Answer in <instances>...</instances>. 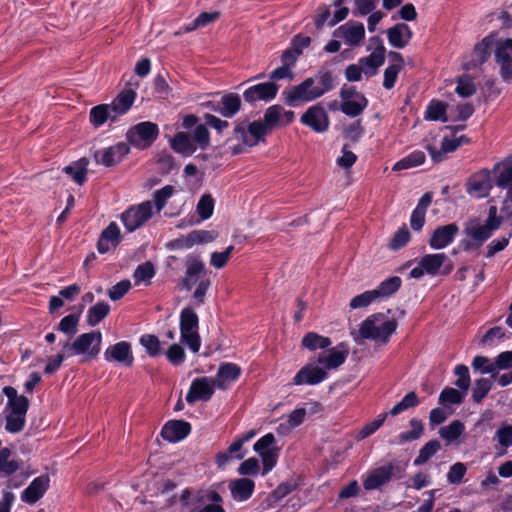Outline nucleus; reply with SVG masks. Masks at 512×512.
Returning a JSON list of instances; mask_svg holds the SVG:
<instances>
[{
  "label": "nucleus",
  "instance_id": "obj_32",
  "mask_svg": "<svg viewBox=\"0 0 512 512\" xmlns=\"http://www.w3.org/2000/svg\"><path fill=\"white\" fill-rule=\"evenodd\" d=\"M331 343L328 337H324L316 332H308L301 340V347L309 351L325 350Z\"/></svg>",
  "mask_w": 512,
  "mask_h": 512
},
{
  "label": "nucleus",
  "instance_id": "obj_21",
  "mask_svg": "<svg viewBox=\"0 0 512 512\" xmlns=\"http://www.w3.org/2000/svg\"><path fill=\"white\" fill-rule=\"evenodd\" d=\"M104 357L107 361H116L123 363L126 366L133 364V355L131 352V346L128 342L121 341L110 346L104 353Z\"/></svg>",
  "mask_w": 512,
  "mask_h": 512
},
{
  "label": "nucleus",
  "instance_id": "obj_56",
  "mask_svg": "<svg viewBox=\"0 0 512 512\" xmlns=\"http://www.w3.org/2000/svg\"><path fill=\"white\" fill-rule=\"evenodd\" d=\"M140 343L145 347L147 353L151 357H156L161 354V343L157 336L146 334L140 338Z\"/></svg>",
  "mask_w": 512,
  "mask_h": 512
},
{
  "label": "nucleus",
  "instance_id": "obj_23",
  "mask_svg": "<svg viewBox=\"0 0 512 512\" xmlns=\"http://www.w3.org/2000/svg\"><path fill=\"white\" fill-rule=\"evenodd\" d=\"M498 227L499 226H467V239L463 241L465 249L480 246L491 236L492 231Z\"/></svg>",
  "mask_w": 512,
  "mask_h": 512
},
{
  "label": "nucleus",
  "instance_id": "obj_17",
  "mask_svg": "<svg viewBox=\"0 0 512 512\" xmlns=\"http://www.w3.org/2000/svg\"><path fill=\"white\" fill-rule=\"evenodd\" d=\"M153 215L152 201H145L139 205H132L126 209L120 219L123 224H145Z\"/></svg>",
  "mask_w": 512,
  "mask_h": 512
},
{
  "label": "nucleus",
  "instance_id": "obj_8",
  "mask_svg": "<svg viewBox=\"0 0 512 512\" xmlns=\"http://www.w3.org/2000/svg\"><path fill=\"white\" fill-rule=\"evenodd\" d=\"M493 185L492 172L483 168L469 176L465 184V190L470 197L481 199L490 194Z\"/></svg>",
  "mask_w": 512,
  "mask_h": 512
},
{
  "label": "nucleus",
  "instance_id": "obj_54",
  "mask_svg": "<svg viewBox=\"0 0 512 512\" xmlns=\"http://www.w3.org/2000/svg\"><path fill=\"white\" fill-rule=\"evenodd\" d=\"M493 386L491 380L486 378H481L475 381L473 390H472V398L476 403H480L483 398L489 393Z\"/></svg>",
  "mask_w": 512,
  "mask_h": 512
},
{
  "label": "nucleus",
  "instance_id": "obj_4",
  "mask_svg": "<svg viewBox=\"0 0 512 512\" xmlns=\"http://www.w3.org/2000/svg\"><path fill=\"white\" fill-rule=\"evenodd\" d=\"M199 318L192 307H185L180 313L181 341L185 343L194 353H197L201 346V338L198 332Z\"/></svg>",
  "mask_w": 512,
  "mask_h": 512
},
{
  "label": "nucleus",
  "instance_id": "obj_60",
  "mask_svg": "<svg viewBox=\"0 0 512 512\" xmlns=\"http://www.w3.org/2000/svg\"><path fill=\"white\" fill-rule=\"evenodd\" d=\"M377 299L378 298H377L374 290L366 291V292L352 298V300L350 301L349 307L351 309L365 308Z\"/></svg>",
  "mask_w": 512,
  "mask_h": 512
},
{
  "label": "nucleus",
  "instance_id": "obj_64",
  "mask_svg": "<svg viewBox=\"0 0 512 512\" xmlns=\"http://www.w3.org/2000/svg\"><path fill=\"white\" fill-rule=\"evenodd\" d=\"M166 357L172 365H180L185 360L184 348L179 344H172L166 351Z\"/></svg>",
  "mask_w": 512,
  "mask_h": 512
},
{
  "label": "nucleus",
  "instance_id": "obj_7",
  "mask_svg": "<svg viewBox=\"0 0 512 512\" xmlns=\"http://www.w3.org/2000/svg\"><path fill=\"white\" fill-rule=\"evenodd\" d=\"M159 135V128L156 123L143 121L131 127L127 132V140L130 145L145 149L150 147Z\"/></svg>",
  "mask_w": 512,
  "mask_h": 512
},
{
  "label": "nucleus",
  "instance_id": "obj_24",
  "mask_svg": "<svg viewBox=\"0 0 512 512\" xmlns=\"http://www.w3.org/2000/svg\"><path fill=\"white\" fill-rule=\"evenodd\" d=\"M458 232L457 226H439L436 228L429 240L433 249H442L450 244Z\"/></svg>",
  "mask_w": 512,
  "mask_h": 512
},
{
  "label": "nucleus",
  "instance_id": "obj_34",
  "mask_svg": "<svg viewBox=\"0 0 512 512\" xmlns=\"http://www.w3.org/2000/svg\"><path fill=\"white\" fill-rule=\"evenodd\" d=\"M385 62V53H382V49L373 51L369 56L362 57L359 59V63L367 68L365 71L368 77H372L377 74L379 67Z\"/></svg>",
  "mask_w": 512,
  "mask_h": 512
},
{
  "label": "nucleus",
  "instance_id": "obj_18",
  "mask_svg": "<svg viewBox=\"0 0 512 512\" xmlns=\"http://www.w3.org/2000/svg\"><path fill=\"white\" fill-rule=\"evenodd\" d=\"M215 387L214 379L210 380L206 377L197 378L192 382L186 400L190 404L197 400H209L214 393Z\"/></svg>",
  "mask_w": 512,
  "mask_h": 512
},
{
  "label": "nucleus",
  "instance_id": "obj_38",
  "mask_svg": "<svg viewBox=\"0 0 512 512\" xmlns=\"http://www.w3.org/2000/svg\"><path fill=\"white\" fill-rule=\"evenodd\" d=\"M447 260H449V258L444 253L427 254L421 258L420 264L425 268L426 273L435 275Z\"/></svg>",
  "mask_w": 512,
  "mask_h": 512
},
{
  "label": "nucleus",
  "instance_id": "obj_36",
  "mask_svg": "<svg viewBox=\"0 0 512 512\" xmlns=\"http://www.w3.org/2000/svg\"><path fill=\"white\" fill-rule=\"evenodd\" d=\"M369 104L365 96L360 99L342 100L340 110L349 117H357L361 115Z\"/></svg>",
  "mask_w": 512,
  "mask_h": 512
},
{
  "label": "nucleus",
  "instance_id": "obj_1",
  "mask_svg": "<svg viewBox=\"0 0 512 512\" xmlns=\"http://www.w3.org/2000/svg\"><path fill=\"white\" fill-rule=\"evenodd\" d=\"M348 348L345 343H340L330 350L329 354H321L316 362L304 365L293 378L294 385H317L328 376V370L341 366L347 356Z\"/></svg>",
  "mask_w": 512,
  "mask_h": 512
},
{
  "label": "nucleus",
  "instance_id": "obj_48",
  "mask_svg": "<svg viewBox=\"0 0 512 512\" xmlns=\"http://www.w3.org/2000/svg\"><path fill=\"white\" fill-rule=\"evenodd\" d=\"M411 239V232L407 226L399 228L389 241L388 247L397 251L408 244Z\"/></svg>",
  "mask_w": 512,
  "mask_h": 512
},
{
  "label": "nucleus",
  "instance_id": "obj_57",
  "mask_svg": "<svg viewBox=\"0 0 512 512\" xmlns=\"http://www.w3.org/2000/svg\"><path fill=\"white\" fill-rule=\"evenodd\" d=\"M174 187L166 185L153 193V202L158 212L166 205L168 199L173 195Z\"/></svg>",
  "mask_w": 512,
  "mask_h": 512
},
{
  "label": "nucleus",
  "instance_id": "obj_50",
  "mask_svg": "<svg viewBox=\"0 0 512 512\" xmlns=\"http://www.w3.org/2000/svg\"><path fill=\"white\" fill-rule=\"evenodd\" d=\"M79 314H69L61 319L57 329L70 337L78 332Z\"/></svg>",
  "mask_w": 512,
  "mask_h": 512
},
{
  "label": "nucleus",
  "instance_id": "obj_5",
  "mask_svg": "<svg viewBox=\"0 0 512 512\" xmlns=\"http://www.w3.org/2000/svg\"><path fill=\"white\" fill-rule=\"evenodd\" d=\"M314 83V78L307 77L298 85L286 87L281 94L283 102L287 106L298 107L303 103L318 99L316 89L313 88Z\"/></svg>",
  "mask_w": 512,
  "mask_h": 512
},
{
  "label": "nucleus",
  "instance_id": "obj_14",
  "mask_svg": "<svg viewBox=\"0 0 512 512\" xmlns=\"http://www.w3.org/2000/svg\"><path fill=\"white\" fill-rule=\"evenodd\" d=\"M130 152L129 144L119 142L115 145L97 151L94 154V159L97 164L105 167H113L119 164L123 158Z\"/></svg>",
  "mask_w": 512,
  "mask_h": 512
},
{
  "label": "nucleus",
  "instance_id": "obj_13",
  "mask_svg": "<svg viewBox=\"0 0 512 512\" xmlns=\"http://www.w3.org/2000/svg\"><path fill=\"white\" fill-rule=\"evenodd\" d=\"M279 91V85L273 81L258 83L248 87L243 92L244 101L254 104L258 101L269 102L275 99Z\"/></svg>",
  "mask_w": 512,
  "mask_h": 512
},
{
  "label": "nucleus",
  "instance_id": "obj_58",
  "mask_svg": "<svg viewBox=\"0 0 512 512\" xmlns=\"http://www.w3.org/2000/svg\"><path fill=\"white\" fill-rule=\"evenodd\" d=\"M214 210V200L211 195H203L198 204H197V212L202 221L209 219Z\"/></svg>",
  "mask_w": 512,
  "mask_h": 512
},
{
  "label": "nucleus",
  "instance_id": "obj_42",
  "mask_svg": "<svg viewBox=\"0 0 512 512\" xmlns=\"http://www.w3.org/2000/svg\"><path fill=\"white\" fill-rule=\"evenodd\" d=\"M282 113L283 107L279 104L272 105L265 110L263 123L269 132L278 126H282Z\"/></svg>",
  "mask_w": 512,
  "mask_h": 512
},
{
  "label": "nucleus",
  "instance_id": "obj_16",
  "mask_svg": "<svg viewBox=\"0 0 512 512\" xmlns=\"http://www.w3.org/2000/svg\"><path fill=\"white\" fill-rule=\"evenodd\" d=\"M185 276L181 279L180 285L189 291L193 285L206 274V268L199 256L190 255L187 257Z\"/></svg>",
  "mask_w": 512,
  "mask_h": 512
},
{
  "label": "nucleus",
  "instance_id": "obj_55",
  "mask_svg": "<svg viewBox=\"0 0 512 512\" xmlns=\"http://www.w3.org/2000/svg\"><path fill=\"white\" fill-rule=\"evenodd\" d=\"M493 40L487 36L477 43L474 47V55L480 64L486 62L490 56Z\"/></svg>",
  "mask_w": 512,
  "mask_h": 512
},
{
  "label": "nucleus",
  "instance_id": "obj_59",
  "mask_svg": "<svg viewBox=\"0 0 512 512\" xmlns=\"http://www.w3.org/2000/svg\"><path fill=\"white\" fill-rule=\"evenodd\" d=\"M191 138L193 143H196L203 150L208 148L210 145V133L204 124L196 126Z\"/></svg>",
  "mask_w": 512,
  "mask_h": 512
},
{
  "label": "nucleus",
  "instance_id": "obj_43",
  "mask_svg": "<svg viewBox=\"0 0 512 512\" xmlns=\"http://www.w3.org/2000/svg\"><path fill=\"white\" fill-rule=\"evenodd\" d=\"M222 497L214 490H198L191 499L193 508L201 509L212 502H221Z\"/></svg>",
  "mask_w": 512,
  "mask_h": 512
},
{
  "label": "nucleus",
  "instance_id": "obj_15",
  "mask_svg": "<svg viewBox=\"0 0 512 512\" xmlns=\"http://www.w3.org/2000/svg\"><path fill=\"white\" fill-rule=\"evenodd\" d=\"M333 35L343 38L349 46H359L365 38L364 24L356 21H348L334 30Z\"/></svg>",
  "mask_w": 512,
  "mask_h": 512
},
{
  "label": "nucleus",
  "instance_id": "obj_40",
  "mask_svg": "<svg viewBox=\"0 0 512 512\" xmlns=\"http://www.w3.org/2000/svg\"><path fill=\"white\" fill-rule=\"evenodd\" d=\"M316 79L318 80L319 86L313 85V88L316 89L319 98L335 88L333 74L328 69L323 67L319 69L316 74Z\"/></svg>",
  "mask_w": 512,
  "mask_h": 512
},
{
  "label": "nucleus",
  "instance_id": "obj_53",
  "mask_svg": "<svg viewBox=\"0 0 512 512\" xmlns=\"http://www.w3.org/2000/svg\"><path fill=\"white\" fill-rule=\"evenodd\" d=\"M419 404V398L417 394L414 391L409 392L405 395V397L397 403L391 410L390 415L396 416L400 414L401 412L413 408Z\"/></svg>",
  "mask_w": 512,
  "mask_h": 512
},
{
  "label": "nucleus",
  "instance_id": "obj_37",
  "mask_svg": "<svg viewBox=\"0 0 512 512\" xmlns=\"http://www.w3.org/2000/svg\"><path fill=\"white\" fill-rule=\"evenodd\" d=\"M11 450L7 447L0 449V475L8 477L21 468V463L10 459Z\"/></svg>",
  "mask_w": 512,
  "mask_h": 512
},
{
  "label": "nucleus",
  "instance_id": "obj_2",
  "mask_svg": "<svg viewBox=\"0 0 512 512\" xmlns=\"http://www.w3.org/2000/svg\"><path fill=\"white\" fill-rule=\"evenodd\" d=\"M398 323L395 319H386L383 313H376L366 318L358 331H352L351 335L358 345L365 340H374L382 344L389 341L390 336L396 331Z\"/></svg>",
  "mask_w": 512,
  "mask_h": 512
},
{
  "label": "nucleus",
  "instance_id": "obj_61",
  "mask_svg": "<svg viewBox=\"0 0 512 512\" xmlns=\"http://www.w3.org/2000/svg\"><path fill=\"white\" fill-rule=\"evenodd\" d=\"M454 373L458 377V379L455 382V385L465 394L470 386V376L468 367L465 365H457L455 367Z\"/></svg>",
  "mask_w": 512,
  "mask_h": 512
},
{
  "label": "nucleus",
  "instance_id": "obj_19",
  "mask_svg": "<svg viewBox=\"0 0 512 512\" xmlns=\"http://www.w3.org/2000/svg\"><path fill=\"white\" fill-rule=\"evenodd\" d=\"M50 478L44 474L35 478L22 492L21 499L28 504H34L40 500L49 488Z\"/></svg>",
  "mask_w": 512,
  "mask_h": 512
},
{
  "label": "nucleus",
  "instance_id": "obj_51",
  "mask_svg": "<svg viewBox=\"0 0 512 512\" xmlns=\"http://www.w3.org/2000/svg\"><path fill=\"white\" fill-rule=\"evenodd\" d=\"M386 33L388 42L392 47L403 49L407 46V39L404 38V33L401 30L399 23L390 27Z\"/></svg>",
  "mask_w": 512,
  "mask_h": 512
},
{
  "label": "nucleus",
  "instance_id": "obj_52",
  "mask_svg": "<svg viewBox=\"0 0 512 512\" xmlns=\"http://www.w3.org/2000/svg\"><path fill=\"white\" fill-rule=\"evenodd\" d=\"M410 425L412 427L411 431L403 432L398 436V442L400 444L417 440L423 434L424 427L420 420L411 419Z\"/></svg>",
  "mask_w": 512,
  "mask_h": 512
},
{
  "label": "nucleus",
  "instance_id": "obj_26",
  "mask_svg": "<svg viewBox=\"0 0 512 512\" xmlns=\"http://www.w3.org/2000/svg\"><path fill=\"white\" fill-rule=\"evenodd\" d=\"M241 109V99L237 93H228L222 96L220 104L213 110L223 117L232 118Z\"/></svg>",
  "mask_w": 512,
  "mask_h": 512
},
{
  "label": "nucleus",
  "instance_id": "obj_31",
  "mask_svg": "<svg viewBox=\"0 0 512 512\" xmlns=\"http://www.w3.org/2000/svg\"><path fill=\"white\" fill-rule=\"evenodd\" d=\"M254 486V481L248 478H239L231 481L229 484L233 498L239 501H245L250 498Z\"/></svg>",
  "mask_w": 512,
  "mask_h": 512
},
{
  "label": "nucleus",
  "instance_id": "obj_49",
  "mask_svg": "<svg viewBox=\"0 0 512 512\" xmlns=\"http://www.w3.org/2000/svg\"><path fill=\"white\" fill-rule=\"evenodd\" d=\"M464 431V425L459 420L452 421L449 425L441 427L439 435L448 442L456 440Z\"/></svg>",
  "mask_w": 512,
  "mask_h": 512
},
{
  "label": "nucleus",
  "instance_id": "obj_47",
  "mask_svg": "<svg viewBox=\"0 0 512 512\" xmlns=\"http://www.w3.org/2000/svg\"><path fill=\"white\" fill-rule=\"evenodd\" d=\"M512 39L499 41L495 49V60L498 64L512 62Z\"/></svg>",
  "mask_w": 512,
  "mask_h": 512
},
{
  "label": "nucleus",
  "instance_id": "obj_30",
  "mask_svg": "<svg viewBox=\"0 0 512 512\" xmlns=\"http://www.w3.org/2000/svg\"><path fill=\"white\" fill-rule=\"evenodd\" d=\"M170 146L176 153L185 156L192 155L197 149L191 136L186 132H177L170 140Z\"/></svg>",
  "mask_w": 512,
  "mask_h": 512
},
{
  "label": "nucleus",
  "instance_id": "obj_12",
  "mask_svg": "<svg viewBox=\"0 0 512 512\" xmlns=\"http://www.w3.org/2000/svg\"><path fill=\"white\" fill-rule=\"evenodd\" d=\"M403 472L399 464L389 463L374 469L365 479L363 486L366 490H373L388 482L392 476L401 477Z\"/></svg>",
  "mask_w": 512,
  "mask_h": 512
},
{
  "label": "nucleus",
  "instance_id": "obj_45",
  "mask_svg": "<svg viewBox=\"0 0 512 512\" xmlns=\"http://www.w3.org/2000/svg\"><path fill=\"white\" fill-rule=\"evenodd\" d=\"M402 280L398 276H393L385 281L381 282L377 289H374V292L377 298L390 297L395 292L399 290L401 287Z\"/></svg>",
  "mask_w": 512,
  "mask_h": 512
},
{
  "label": "nucleus",
  "instance_id": "obj_35",
  "mask_svg": "<svg viewBox=\"0 0 512 512\" xmlns=\"http://www.w3.org/2000/svg\"><path fill=\"white\" fill-rule=\"evenodd\" d=\"M89 118L91 124L96 128L102 126L107 120H110L111 122L117 121V119L113 118V113L109 104H100L93 107L90 110Z\"/></svg>",
  "mask_w": 512,
  "mask_h": 512
},
{
  "label": "nucleus",
  "instance_id": "obj_44",
  "mask_svg": "<svg viewBox=\"0 0 512 512\" xmlns=\"http://www.w3.org/2000/svg\"><path fill=\"white\" fill-rule=\"evenodd\" d=\"M110 312V306L106 302H99L91 306L87 313V323L94 327L100 323Z\"/></svg>",
  "mask_w": 512,
  "mask_h": 512
},
{
  "label": "nucleus",
  "instance_id": "obj_41",
  "mask_svg": "<svg viewBox=\"0 0 512 512\" xmlns=\"http://www.w3.org/2000/svg\"><path fill=\"white\" fill-rule=\"evenodd\" d=\"M447 103L439 100H432L425 111V119L431 121H447Z\"/></svg>",
  "mask_w": 512,
  "mask_h": 512
},
{
  "label": "nucleus",
  "instance_id": "obj_28",
  "mask_svg": "<svg viewBox=\"0 0 512 512\" xmlns=\"http://www.w3.org/2000/svg\"><path fill=\"white\" fill-rule=\"evenodd\" d=\"M121 236L117 226H107L100 235L97 242V249L101 254L115 248L120 242Z\"/></svg>",
  "mask_w": 512,
  "mask_h": 512
},
{
  "label": "nucleus",
  "instance_id": "obj_9",
  "mask_svg": "<svg viewBox=\"0 0 512 512\" xmlns=\"http://www.w3.org/2000/svg\"><path fill=\"white\" fill-rule=\"evenodd\" d=\"M300 121L316 133H324L329 129L330 119L322 103L310 106L301 116Z\"/></svg>",
  "mask_w": 512,
  "mask_h": 512
},
{
  "label": "nucleus",
  "instance_id": "obj_39",
  "mask_svg": "<svg viewBox=\"0 0 512 512\" xmlns=\"http://www.w3.org/2000/svg\"><path fill=\"white\" fill-rule=\"evenodd\" d=\"M425 159L426 155L423 151L414 150L401 160L397 161L393 166V170L400 171L404 169L417 167L419 165H422L425 162Z\"/></svg>",
  "mask_w": 512,
  "mask_h": 512
},
{
  "label": "nucleus",
  "instance_id": "obj_27",
  "mask_svg": "<svg viewBox=\"0 0 512 512\" xmlns=\"http://www.w3.org/2000/svg\"><path fill=\"white\" fill-rule=\"evenodd\" d=\"M88 165L89 160L86 157H82L65 166L62 171L78 185H83L87 180Z\"/></svg>",
  "mask_w": 512,
  "mask_h": 512
},
{
  "label": "nucleus",
  "instance_id": "obj_3",
  "mask_svg": "<svg viewBox=\"0 0 512 512\" xmlns=\"http://www.w3.org/2000/svg\"><path fill=\"white\" fill-rule=\"evenodd\" d=\"M102 342L100 331L84 333L75 338L73 342L66 341L62 345L67 357L83 355L85 359L95 358L99 352Z\"/></svg>",
  "mask_w": 512,
  "mask_h": 512
},
{
  "label": "nucleus",
  "instance_id": "obj_20",
  "mask_svg": "<svg viewBox=\"0 0 512 512\" xmlns=\"http://www.w3.org/2000/svg\"><path fill=\"white\" fill-rule=\"evenodd\" d=\"M190 431V423L184 420H170L163 426L161 436L169 442H177L184 439Z\"/></svg>",
  "mask_w": 512,
  "mask_h": 512
},
{
  "label": "nucleus",
  "instance_id": "obj_11",
  "mask_svg": "<svg viewBox=\"0 0 512 512\" xmlns=\"http://www.w3.org/2000/svg\"><path fill=\"white\" fill-rule=\"evenodd\" d=\"M29 400L21 401L5 408V429L10 433H19L26 423V414L29 409Z\"/></svg>",
  "mask_w": 512,
  "mask_h": 512
},
{
  "label": "nucleus",
  "instance_id": "obj_46",
  "mask_svg": "<svg viewBox=\"0 0 512 512\" xmlns=\"http://www.w3.org/2000/svg\"><path fill=\"white\" fill-rule=\"evenodd\" d=\"M440 449L441 443L438 440H430L420 449L419 455L414 460V465L419 466L426 463Z\"/></svg>",
  "mask_w": 512,
  "mask_h": 512
},
{
  "label": "nucleus",
  "instance_id": "obj_22",
  "mask_svg": "<svg viewBox=\"0 0 512 512\" xmlns=\"http://www.w3.org/2000/svg\"><path fill=\"white\" fill-rule=\"evenodd\" d=\"M136 96L137 94L133 89L122 90L112 103L109 104L113 113V118L118 120L120 116L126 114L132 107Z\"/></svg>",
  "mask_w": 512,
  "mask_h": 512
},
{
  "label": "nucleus",
  "instance_id": "obj_63",
  "mask_svg": "<svg viewBox=\"0 0 512 512\" xmlns=\"http://www.w3.org/2000/svg\"><path fill=\"white\" fill-rule=\"evenodd\" d=\"M463 398L464 392L461 393L460 391L454 388L447 387L441 392L439 396V401L442 404H460L462 403Z\"/></svg>",
  "mask_w": 512,
  "mask_h": 512
},
{
  "label": "nucleus",
  "instance_id": "obj_33",
  "mask_svg": "<svg viewBox=\"0 0 512 512\" xmlns=\"http://www.w3.org/2000/svg\"><path fill=\"white\" fill-rule=\"evenodd\" d=\"M220 18V12L219 11H213V12H202L200 13L192 22L189 24L183 26L179 32L176 34H180L182 32L188 33L192 32L198 28L205 27L209 25L210 23H213L214 21L218 20Z\"/></svg>",
  "mask_w": 512,
  "mask_h": 512
},
{
  "label": "nucleus",
  "instance_id": "obj_25",
  "mask_svg": "<svg viewBox=\"0 0 512 512\" xmlns=\"http://www.w3.org/2000/svg\"><path fill=\"white\" fill-rule=\"evenodd\" d=\"M241 374V368L234 363H223L220 365L214 385L221 390L227 389V383L235 381Z\"/></svg>",
  "mask_w": 512,
  "mask_h": 512
},
{
  "label": "nucleus",
  "instance_id": "obj_29",
  "mask_svg": "<svg viewBox=\"0 0 512 512\" xmlns=\"http://www.w3.org/2000/svg\"><path fill=\"white\" fill-rule=\"evenodd\" d=\"M496 174L494 184L501 189H508L512 184V161H504L496 163L492 170Z\"/></svg>",
  "mask_w": 512,
  "mask_h": 512
},
{
  "label": "nucleus",
  "instance_id": "obj_6",
  "mask_svg": "<svg viewBox=\"0 0 512 512\" xmlns=\"http://www.w3.org/2000/svg\"><path fill=\"white\" fill-rule=\"evenodd\" d=\"M233 133L236 139L248 144V147H254L261 142H265V137L269 131L263 121L255 120L252 122H238Z\"/></svg>",
  "mask_w": 512,
  "mask_h": 512
},
{
  "label": "nucleus",
  "instance_id": "obj_10",
  "mask_svg": "<svg viewBox=\"0 0 512 512\" xmlns=\"http://www.w3.org/2000/svg\"><path fill=\"white\" fill-rule=\"evenodd\" d=\"M218 234L214 231L194 230L186 236L174 239L166 244L170 250L190 249L195 245H203L214 241Z\"/></svg>",
  "mask_w": 512,
  "mask_h": 512
},
{
  "label": "nucleus",
  "instance_id": "obj_62",
  "mask_svg": "<svg viewBox=\"0 0 512 512\" xmlns=\"http://www.w3.org/2000/svg\"><path fill=\"white\" fill-rule=\"evenodd\" d=\"M355 8L352 14L355 17L365 16L374 12L377 6V0H354Z\"/></svg>",
  "mask_w": 512,
  "mask_h": 512
}]
</instances>
